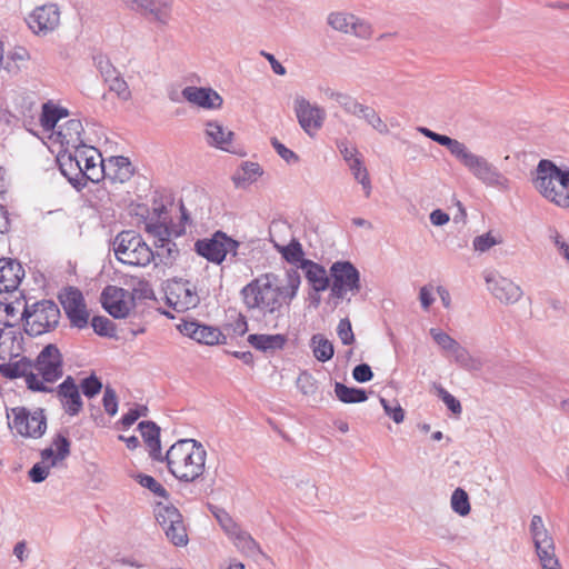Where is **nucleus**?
I'll list each match as a JSON object with an SVG mask.
<instances>
[{
    "label": "nucleus",
    "instance_id": "obj_45",
    "mask_svg": "<svg viewBox=\"0 0 569 569\" xmlns=\"http://www.w3.org/2000/svg\"><path fill=\"white\" fill-rule=\"evenodd\" d=\"M435 142L440 146L447 147L450 153L459 161L465 152L468 150L467 146L459 140L452 139L448 136L437 133L433 137Z\"/></svg>",
    "mask_w": 569,
    "mask_h": 569
},
{
    "label": "nucleus",
    "instance_id": "obj_62",
    "mask_svg": "<svg viewBox=\"0 0 569 569\" xmlns=\"http://www.w3.org/2000/svg\"><path fill=\"white\" fill-rule=\"evenodd\" d=\"M146 229L148 233L154 238V241H158V243L170 240L171 231L163 223H148Z\"/></svg>",
    "mask_w": 569,
    "mask_h": 569
},
{
    "label": "nucleus",
    "instance_id": "obj_1",
    "mask_svg": "<svg viewBox=\"0 0 569 569\" xmlns=\"http://www.w3.org/2000/svg\"><path fill=\"white\" fill-rule=\"evenodd\" d=\"M301 276L296 269H287L283 276L267 272L246 284L240 295L247 309L263 318L279 320L297 297Z\"/></svg>",
    "mask_w": 569,
    "mask_h": 569
},
{
    "label": "nucleus",
    "instance_id": "obj_17",
    "mask_svg": "<svg viewBox=\"0 0 569 569\" xmlns=\"http://www.w3.org/2000/svg\"><path fill=\"white\" fill-rule=\"evenodd\" d=\"M167 300L178 312L193 309L200 302L196 286L189 280H179L170 284L167 292Z\"/></svg>",
    "mask_w": 569,
    "mask_h": 569
},
{
    "label": "nucleus",
    "instance_id": "obj_36",
    "mask_svg": "<svg viewBox=\"0 0 569 569\" xmlns=\"http://www.w3.org/2000/svg\"><path fill=\"white\" fill-rule=\"evenodd\" d=\"M156 250L153 251V262L154 266L163 264V266H172L179 256V249L176 242L171 239L158 243L154 241Z\"/></svg>",
    "mask_w": 569,
    "mask_h": 569
},
{
    "label": "nucleus",
    "instance_id": "obj_12",
    "mask_svg": "<svg viewBox=\"0 0 569 569\" xmlns=\"http://www.w3.org/2000/svg\"><path fill=\"white\" fill-rule=\"evenodd\" d=\"M33 362L27 357H19L18 360H9L0 365V375L7 379H17L24 377L28 389L40 392H52L53 389L47 387L40 380L38 375L32 372Z\"/></svg>",
    "mask_w": 569,
    "mask_h": 569
},
{
    "label": "nucleus",
    "instance_id": "obj_63",
    "mask_svg": "<svg viewBox=\"0 0 569 569\" xmlns=\"http://www.w3.org/2000/svg\"><path fill=\"white\" fill-rule=\"evenodd\" d=\"M103 408L110 416H114L118 411V398L116 391L107 386L102 399Z\"/></svg>",
    "mask_w": 569,
    "mask_h": 569
},
{
    "label": "nucleus",
    "instance_id": "obj_3",
    "mask_svg": "<svg viewBox=\"0 0 569 569\" xmlns=\"http://www.w3.org/2000/svg\"><path fill=\"white\" fill-rule=\"evenodd\" d=\"M533 186L548 201L560 208L569 207V169L562 170L551 160L542 159L537 166Z\"/></svg>",
    "mask_w": 569,
    "mask_h": 569
},
{
    "label": "nucleus",
    "instance_id": "obj_25",
    "mask_svg": "<svg viewBox=\"0 0 569 569\" xmlns=\"http://www.w3.org/2000/svg\"><path fill=\"white\" fill-rule=\"evenodd\" d=\"M24 337L12 325H6L0 329V359L13 360L22 356L24 351Z\"/></svg>",
    "mask_w": 569,
    "mask_h": 569
},
{
    "label": "nucleus",
    "instance_id": "obj_55",
    "mask_svg": "<svg viewBox=\"0 0 569 569\" xmlns=\"http://www.w3.org/2000/svg\"><path fill=\"white\" fill-rule=\"evenodd\" d=\"M297 497L306 503H311L317 498V487L310 480H301L297 483Z\"/></svg>",
    "mask_w": 569,
    "mask_h": 569
},
{
    "label": "nucleus",
    "instance_id": "obj_29",
    "mask_svg": "<svg viewBox=\"0 0 569 569\" xmlns=\"http://www.w3.org/2000/svg\"><path fill=\"white\" fill-rule=\"evenodd\" d=\"M206 141L209 146L227 152H234L232 148L233 132L218 121H208L204 129Z\"/></svg>",
    "mask_w": 569,
    "mask_h": 569
},
{
    "label": "nucleus",
    "instance_id": "obj_18",
    "mask_svg": "<svg viewBox=\"0 0 569 569\" xmlns=\"http://www.w3.org/2000/svg\"><path fill=\"white\" fill-rule=\"evenodd\" d=\"M80 164V182L87 186L88 181L99 182L103 178V159L100 152L88 146L77 148Z\"/></svg>",
    "mask_w": 569,
    "mask_h": 569
},
{
    "label": "nucleus",
    "instance_id": "obj_43",
    "mask_svg": "<svg viewBox=\"0 0 569 569\" xmlns=\"http://www.w3.org/2000/svg\"><path fill=\"white\" fill-rule=\"evenodd\" d=\"M261 174L262 169L258 163L246 161L233 176V181L237 186H242L248 182H253Z\"/></svg>",
    "mask_w": 569,
    "mask_h": 569
},
{
    "label": "nucleus",
    "instance_id": "obj_41",
    "mask_svg": "<svg viewBox=\"0 0 569 569\" xmlns=\"http://www.w3.org/2000/svg\"><path fill=\"white\" fill-rule=\"evenodd\" d=\"M335 393L343 403H359L367 400V393L363 389L347 387L341 382H336Z\"/></svg>",
    "mask_w": 569,
    "mask_h": 569
},
{
    "label": "nucleus",
    "instance_id": "obj_56",
    "mask_svg": "<svg viewBox=\"0 0 569 569\" xmlns=\"http://www.w3.org/2000/svg\"><path fill=\"white\" fill-rule=\"evenodd\" d=\"M91 326L94 332L103 337H112L114 335L113 322L103 316H96L91 320Z\"/></svg>",
    "mask_w": 569,
    "mask_h": 569
},
{
    "label": "nucleus",
    "instance_id": "obj_13",
    "mask_svg": "<svg viewBox=\"0 0 569 569\" xmlns=\"http://www.w3.org/2000/svg\"><path fill=\"white\" fill-rule=\"evenodd\" d=\"M293 110L300 127L308 136L313 137L322 128L326 119L323 108L298 96L293 100Z\"/></svg>",
    "mask_w": 569,
    "mask_h": 569
},
{
    "label": "nucleus",
    "instance_id": "obj_24",
    "mask_svg": "<svg viewBox=\"0 0 569 569\" xmlns=\"http://www.w3.org/2000/svg\"><path fill=\"white\" fill-rule=\"evenodd\" d=\"M174 0H147L140 16L157 28H167L173 20Z\"/></svg>",
    "mask_w": 569,
    "mask_h": 569
},
{
    "label": "nucleus",
    "instance_id": "obj_10",
    "mask_svg": "<svg viewBox=\"0 0 569 569\" xmlns=\"http://www.w3.org/2000/svg\"><path fill=\"white\" fill-rule=\"evenodd\" d=\"M332 283L331 296L343 299L348 292L356 295L360 290V272L349 261H336L330 267Z\"/></svg>",
    "mask_w": 569,
    "mask_h": 569
},
{
    "label": "nucleus",
    "instance_id": "obj_64",
    "mask_svg": "<svg viewBox=\"0 0 569 569\" xmlns=\"http://www.w3.org/2000/svg\"><path fill=\"white\" fill-rule=\"evenodd\" d=\"M430 336L432 337V339L435 340V342L442 349V351H447V349L452 346L453 341L456 339H453L451 336H449L448 333L439 330V329H436V328H431L430 331H429Z\"/></svg>",
    "mask_w": 569,
    "mask_h": 569
},
{
    "label": "nucleus",
    "instance_id": "obj_16",
    "mask_svg": "<svg viewBox=\"0 0 569 569\" xmlns=\"http://www.w3.org/2000/svg\"><path fill=\"white\" fill-rule=\"evenodd\" d=\"M485 280L491 295L503 305H515L522 298V289L509 278L488 272Z\"/></svg>",
    "mask_w": 569,
    "mask_h": 569
},
{
    "label": "nucleus",
    "instance_id": "obj_40",
    "mask_svg": "<svg viewBox=\"0 0 569 569\" xmlns=\"http://www.w3.org/2000/svg\"><path fill=\"white\" fill-rule=\"evenodd\" d=\"M276 248L287 262L297 266V268H295L297 271L299 269L298 266L306 260L303 258L305 252L302 246L297 239H292L287 246L276 244Z\"/></svg>",
    "mask_w": 569,
    "mask_h": 569
},
{
    "label": "nucleus",
    "instance_id": "obj_4",
    "mask_svg": "<svg viewBox=\"0 0 569 569\" xmlns=\"http://www.w3.org/2000/svg\"><path fill=\"white\" fill-rule=\"evenodd\" d=\"M112 248L119 262L132 267H146L154 258L153 250L134 230L119 232L112 240Z\"/></svg>",
    "mask_w": 569,
    "mask_h": 569
},
{
    "label": "nucleus",
    "instance_id": "obj_49",
    "mask_svg": "<svg viewBox=\"0 0 569 569\" xmlns=\"http://www.w3.org/2000/svg\"><path fill=\"white\" fill-rule=\"evenodd\" d=\"M501 242V237L493 236L492 232L489 231L483 234L477 236L472 241V246L476 251L486 252L493 246L500 244Z\"/></svg>",
    "mask_w": 569,
    "mask_h": 569
},
{
    "label": "nucleus",
    "instance_id": "obj_30",
    "mask_svg": "<svg viewBox=\"0 0 569 569\" xmlns=\"http://www.w3.org/2000/svg\"><path fill=\"white\" fill-rule=\"evenodd\" d=\"M83 131V126L80 120L70 119L59 127L57 134L62 146L77 150V148L86 146L82 139Z\"/></svg>",
    "mask_w": 569,
    "mask_h": 569
},
{
    "label": "nucleus",
    "instance_id": "obj_39",
    "mask_svg": "<svg viewBox=\"0 0 569 569\" xmlns=\"http://www.w3.org/2000/svg\"><path fill=\"white\" fill-rule=\"evenodd\" d=\"M67 116L68 111L66 109L44 103L42 107L40 123L46 131H50L56 128L59 120Z\"/></svg>",
    "mask_w": 569,
    "mask_h": 569
},
{
    "label": "nucleus",
    "instance_id": "obj_51",
    "mask_svg": "<svg viewBox=\"0 0 569 569\" xmlns=\"http://www.w3.org/2000/svg\"><path fill=\"white\" fill-rule=\"evenodd\" d=\"M329 97L338 102L347 113L352 116L357 112V109L360 106V102L357 99L343 92L331 91Z\"/></svg>",
    "mask_w": 569,
    "mask_h": 569
},
{
    "label": "nucleus",
    "instance_id": "obj_47",
    "mask_svg": "<svg viewBox=\"0 0 569 569\" xmlns=\"http://www.w3.org/2000/svg\"><path fill=\"white\" fill-rule=\"evenodd\" d=\"M451 508L452 510L458 513L459 516H467L470 512V502L469 497L467 492L461 489L457 488L451 496Z\"/></svg>",
    "mask_w": 569,
    "mask_h": 569
},
{
    "label": "nucleus",
    "instance_id": "obj_34",
    "mask_svg": "<svg viewBox=\"0 0 569 569\" xmlns=\"http://www.w3.org/2000/svg\"><path fill=\"white\" fill-rule=\"evenodd\" d=\"M248 342L257 350L262 352H274L281 350L286 342L287 337L284 335H249Z\"/></svg>",
    "mask_w": 569,
    "mask_h": 569
},
{
    "label": "nucleus",
    "instance_id": "obj_23",
    "mask_svg": "<svg viewBox=\"0 0 569 569\" xmlns=\"http://www.w3.org/2000/svg\"><path fill=\"white\" fill-rule=\"evenodd\" d=\"M57 397L64 412L71 417L78 416L83 408L79 386L68 376L56 389Z\"/></svg>",
    "mask_w": 569,
    "mask_h": 569
},
{
    "label": "nucleus",
    "instance_id": "obj_59",
    "mask_svg": "<svg viewBox=\"0 0 569 569\" xmlns=\"http://www.w3.org/2000/svg\"><path fill=\"white\" fill-rule=\"evenodd\" d=\"M337 335L342 345L349 346L355 342V335L352 331L351 322L348 318L340 319L337 327Z\"/></svg>",
    "mask_w": 569,
    "mask_h": 569
},
{
    "label": "nucleus",
    "instance_id": "obj_5",
    "mask_svg": "<svg viewBox=\"0 0 569 569\" xmlns=\"http://www.w3.org/2000/svg\"><path fill=\"white\" fill-rule=\"evenodd\" d=\"M24 331L37 337L54 329L60 319V310L51 300H41L31 306L24 305L22 315Z\"/></svg>",
    "mask_w": 569,
    "mask_h": 569
},
{
    "label": "nucleus",
    "instance_id": "obj_42",
    "mask_svg": "<svg viewBox=\"0 0 569 569\" xmlns=\"http://www.w3.org/2000/svg\"><path fill=\"white\" fill-rule=\"evenodd\" d=\"M348 167L355 180L361 184L365 197L369 198L371 196L372 184L369 177V172L365 167L362 159L359 158L357 160H353L351 163L348 164Z\"/></svg>",
    "mask_w": 569,
    "mask_h": 569
},
{
    "label": "nucleus",
    "instance_id": "obj_35",
    "mask_svg": "<svg viewBox=\"0 0 569 569\" xmlns=\"http://www.w3.org/2000/svg\"><path fill=\"white\" fill-rule=\"evenodd\" d=\"M228 537L232 540L238 551L243 556L256 557L257 555L261 553L259 543L240 526L236 528L232 533L228 535Z\"/></svg>",
    "mask_w": 569,
    "mask_h": 569
},
{
    "label": "nucleus",
    "instance_id": "obj_52",
    "mask_svg": "<svg viewBox=\"0 0 569 569\" xmlns=\"http://www.w3.org/2000/svg\"><path fill=\"white\" fill-rule=\"evenodd\" d=\"M136 480L142 487L148 488L156 496L161 497V498L168 497V491L166 490V488L160 482H158L153 477L139 473L136 476Z\"/></svg>",
    "mask_w": 569,
    "mask_h": 569
},
{
    "label": "nucleus",
    "instance_id": "obj_44",
    "mask_svg": "<svg viewBox=\"0 0 569 569\" xmlns=\"http://www.w3.org/2000/svg\"><path fill=\"white\" fill-rule=\"evenodd\" d=\"M452 360L456 365L468 371H478L482 368V361L473 357L467 348L460 345Z\"/></svg>",
    "mask_w": 569,
    "mask_h": 569
},
{
    "label": "nucleus",
    "instance_id": "obj_8",
    "mask_svg": "<svg viewBox=\"0 0 569 569\" xmlns=\"http://www.w3.org/2000/svg\"><path fill=\"white\" fill-rule=\"evenodd\" d=\"M70 455L69 439L59 433L57 435L50 447L40 452L41 462L36 463L29 471V477L32 482L39 483L47 479L50 468L56 467L60 461H63Z\"/></svg>",
    "mask_w": 569,
    "mask_h": 569
},
{
    "label": "nucleus",
    "instance_id": "obj_46",
    "mask_svg": "<svg viewBox=\"0 0 569 569\" xmlns=\"http://www.w3.org/2000/svg\"><path fill=\"white\" fill-rule=\"evenodd\" d=\"M536 555L539 559V563L541 569L560 563L559 558L556 555V546L555 542L548 543L545 546H539L535 548Z\"/></svg>",
    "mask_w": 569,
    "mask_h": 569
},
{
    "label": "nucleus",
    "instance_id": "obj_2",
    "mask_svg": "<svg viewBox=\"0 0 569 569\" xmlns=\"http://www.w3.org/2000/svg\"><path fill=\"white\" fill-rule=\"evenodd\" d=\"M206 459L204 447L194 439L177 441L163 457L170 473L179 481L184 482H193L203 475Z\"/></svg>",
    "mask_w": 569,
    "mask_h": 569
},
{
    "label": "nucleus",
    "instance_id": "obj_21",
    "mask_svg": "<svg viewBox=\"0 0 569 569\" xmlns=\"http://www.w3.org/2000/svg\"><path fill=\"white\" fill-rule=\"evenodd\" d=\"M179 331L199 343L213 346L226 342V336L216 327L201 325L197 321H183L178 325Z\"/></svg>",
    "mask_w": 569,
    "mask_h": 569
},
{
    "label": "nucleus",
    "instance_id": "obj_33",
    "mask_svg": "<svg viewBox=\"0 0 569 569\" xmlns=\"http://www.w3.org/2000/svg\"><path fill=\"white\" fill-rule=\"evenodd\" d=\"M138 427L149 448L150 457L153 460L163 461L160 445V428L152 421H141Z\"/></svg>",
    "mask_w": 569,
    "mask_h": 569
},
{
    "label": "nucleus",
    "instance_id": "obj_60",
    "mask_svg": "<svg viewBox=\"0 0 569 569\" xmlns=\"http://www.w3.org/2000/svg\"><path fill=\"white\" fill-rule=\"evenodd\" d=\"M213 515L227 536L232 533L233 530L239 527V525L223 509H217L213 511Z\"/></svg>",
    "mask_w": 569,
    "mask_h": 569
},
{
    "label": "nucleus",
    "instance_id": "obj_27",
    "mask_svg": "<svg viewBox=\"0 0 569 569\" xmlns=\"http://www.w3.org/2000/svg\"><path fill=\"white\" fill-rule=\"evenodd\" d=\"M24 271L22 266L13 259H0V292L14 291L22 278Z\"/></svg>",
    "mask_w": 569,
    "mask_h": 569
},
{
    "label": "nucleus",
    "instance_id": "obj_11",
    "mask_svg": "<svg viewBox=\"0 0 569 569\" xmlns=\"http://www.w3.org/2000/svg\"><path fill=\"white\" fill-rule=\"evenodd\" d=\"M156 519L164 530L167 538L177 547L188 543V535L179 510L171 505L159 503L156 508Z\"/></svg>",
    "mask_w": 569,
    "mask_h": 569
},
{
    "label": "nucleus",
    "instance_id": "obj_57",
    "mask_svg": "<svg viewBox=\"0 0 569 569\" xmlns=\"http://www.w3.org/2000/svg\"><path fill=\"white\" fill-rule=\"evenodd\" d=\"M80 388L86 397L93 398L101 391L102 383L94 375H91L81 381Z\"/></svg>",
    "mask_w": 569,
    "mask_h": 569
},
{
    "label": "nucleus",
    "instance_id": "obj_14",
    "mask_svg": "<svg viewBox=\"0 0 569 569\" xmlns=\"http://www.w3.org/2000/svg\"><path fill=\"white\" fill-rule=\"evenodd\" d=\"M33 368L41 376L43 383H52L60 379L63 373L62 356L54 345L46 346L37 357Z\"/></svg>",
    "mask_w": 569,
    "mask_h": 569
},
{
    "label": "nucleus",
    "instance_id": "obj_9",
    "mask_svg": "<svg viewBox=\"0 0 569 569\" xmlns=\"http://www.w3.org/2000/svg\"><path fill=\"white\" fill-rule=\"evenodd\" d=\"M240 243L222 231L214 232L210 238L199 239L194 243L196 252L208 261L220 264L227 254L237 256Z\"/></svg>",
    "mask_w": 569,
    "mask_h": 569
},
{
    "label": "nucleus",
    "instance_id": "obj_20",
    "mask_svg": "<svg viewBox=\"0 0 569 569\" xmlns=\"http://www.w3.org/2000/svg\"><path fill=\"white\" fill-rule=\"evenodd\" d=\"M34 33H48L60 24V10L57 4L49 3L37 7L27 19Z\"/></svg>",
    "mask_w": 569,
    "mask_h": 569
},
{
    "label": "nucleus",
    "instance_id": "obj_19",
    "mask_svg": "<svg viewBox=\"0 0 569 569\" xmlns=\"http://www.w3.org/2000/svg\"><path fill=\"white\" fill-rule=\"evenodd\" d=\"M328 23L337 31L353 34L360 39H369L372 34L371 24L352 13H331L328 17Z\"/></svg>",
    "mask_w": 569,
    "mask_h": 569
},
{
    "label": "nucleus",
    "instance_id": "obj_15",
    "mask_svg": "<svg viewBox=\"0 0 569 569\" xmlns=\"http://www.w3.org/2000/svg\"><path fill=\"white\" fill-rule=\"evenodd\" d=\"M60 303L73 327L82 329L89 321V312L81 291L70 287L59 295Z\"/></svg>",
    "mask_w": 569,
    "mask_h": 569
},
{
    "label": "nucleus",
    "instance_id": "obj_28",
    "mask_svg": "<svg viewBox=\"0 0 569 569\" xmlns=\"http://www.w3.org/2000/svg\"><path fill=\"white\" fill-rule=\"evenodd\" d=\"M103 178L123 183L133 176L134 168L128 158L117 156L103 160Z\"/></svg>",
    "mask_w": 569,
    "mask_h": 569
},
{
    "label": "nucleus",
    "instance_id": "obj_6",
    "mask_svg": "<svg viewBox=\"0 0 569 569\" xmlns=\"http://www.w3.org/2000/svg\"><path fill=\"white\" fill-rule=\"evenodd\" d=\"M459 161L485 186L496 188L501 191L509 190V179L486 158L478 156L468 149Z\"/></svg>",
    "mask_w": 569,
    "mask_h": 569
},
{
    "label": "nucleus",
    "instance_id": "obj_32",
    "mask_svg": "<svg viewBox=\"0 0 569 569\" xmlns=\"http://www.w3.org/2000/svg\"><path fill=\"white\" fill-rule=\"evenodd\" d=\"M61 173L78 191L84 188V183L80 182V164L78 162V150L58 158Z\"/></svg>",
    "mask_w": 569,
    "mask_h": 569
},
{
    "label": "nucleus",
    "instance_id": "obj_37",
    "mask_svg": "<svg viewBox=\"0 0 569 569\" xmlns=\"http://www.w3.org/2000/svg\"><path fill=\"white\" fill-rule=\"evenodd\" d=\"M355 117L362 119L368 126L376 130L380 134H388L389 128L387 123L381 119L378 112L369 106L360 103L357 109Z\"/></svg>",
    "mask_w": 569,
    "mask_h": 569
},
{
    "label": "nucleus",
    "instance_id": "obj_26",
    "mask_svg": "<svg viewBox=\"0 0 569 569\" xmlns=\"http://www.w3.org/2000/svg\"><path fill=\"white\" fill-rule=\"evenodd\" d=\"M181 94L188 102L203 109H220L223 102L221 96L211 88L189 86Z\"/></svg>",
    "mask_w": 569,
    "mask_h": 569
},
{
    "label": "nucleus",
    "instance_id": "obj_7",
    "mask_svg": "<svg viewBox=\"0 0 569 569\" xmlns=\"http://www.w3.org/2000/svg\"><path fill=\"white\" fill-rule=\"evenodd\" d=\"M10 429L22 437L41 438L47 430V418L43 409L31 412L23 407H16L7 413Z\"/></svg>",
    "mask_w": 569,
    "mask_h": 569
},
{
    "label": "nucleus",
    "instance_id": "obj_31",
    "mask_svg": "<svg viewBox=\"0 0 569 569\" xmlns=\"http://www.w3.org/2000/svg\"><path fill=\"white\" fill-rule=\"evenodd\" d=\"M298 268L303 270L308 282L311 284L315 291L320 292L329 288L330 280L327 276V271L319 263L313 262L312 260H303L301 264L298 266Z\"/></svg>",
    "mask_w": 569,
    "mask_h": 569
},
{
    "label": "nucleus",
    "instance_id": "obj_38",
    "mask_svg": "<svg viewBox=\"0 0 569 569\" xmlns=\"http://www.w3.org/2000/svg\"><path fill=\"white\" fill-rule=\"evenodd\" d=\"M310 347L315 358L320 362L329 361L335 355L332 342L320 333L313 335L311 337Z\"/></svg>",
    "mask_w": 569,
    "mask_h": 569
},
{
    "label": "nucleus",
    "instance_id": "obj_48",
    "mask_svg": "<svg viewBox=\"0 0 569 569\" xmlns=\"http://www.w3.org/2000/svg\"><path fill=\"white\" fill-rule=\"evenodd\" d=\"M109 86V90L114 92L117 97L123 101H128L131 99V91L127 81L121 77L120 72L116 74L114 78L106 81Z\"/></svg>",
    "mask_w": 569,
    "mask_h": 569
},
{
    "label": "nucleus",
    "instance_id": "obj_50",
    "mask_svg": "<svg viewBox=\"0 0 569 569\" xmlns=\"http://www.w3.org/2000/svg\"><path fill=\"white\" fill-rule=\"evenodd\" d=\"M93 63L100 72L104 82L111 78H114L116 74L119 73V71L114 68L110 60L103 54H98L93 57Z\"/></svg>",
    "mask_w": 569,
    "mask_h": 569
},
{
    "label": "nucleus",
    "instance_id": "obj_54",
    "mask_svg": "<svg viewBox=\"0 0 569 569\" xmlns=\"http://www.w3.org/2000/svg\"><path fill=\"white\" fill-rule=\"evenodd\" d=\"M437 396L443 401L447 408L455 415H460L462 411L460 401L448 392L441 385H435Z\"/></svg>",
    "mask_w": 569,
    "mask_h": 569
},
{
    "label": "nucleus",
    "instance_id": "obj_61",
    "mask_svg": "<svg viewBox=\"0 0 569 569\" xmlns=\"http://www.w3.org/2000/svg\"><path fill=\"white\" fill-rule=\"evenodd\" d=\"M336 146L348 164L360 158L358 149L350 146L347 139L337 140Z\"/></svg>",
    "mask_w": 569,
    "mask_h": 569
},
{
    "label": "nucleus",
    "instance_id": "obj_53",
    "mask_svg": "<svg viewBox=\"0 0 569 569\" xmlns=\"http://www.w3.org/2000/svg\"><path fill=\"white\" fill-rule=\"evenodd\" d=\"M296 383L300 392L306 396H312L318 390L316 378L307 371H303L298 376Z\"/></svg>",
    "mask_w": 569,
    "mask_h": 569
},
{
    "label": "nucleus",
    "instance_id": "obj_58",
    "mask_svg": "<svg viewBox=\"0 0 569 569\" xmlns=\"http://www.w3.org/2000/svg\"><path fill=\"white\" fill-rule=\"evenodd\" d=\"M380 402L383 407L385 413L389 416L396 423H401L405 419V411L398 401L390 403L385 398H380Z\"/></svg>",
    "mask_w": 569,
    "mask_h": 569
},
{
    "label": "nucleus",
    "instance_id": "obj_22",
    "mask_svg": "<svg viewBox=\"0 0 569 569\" xmlns=\"http://www.w3.org/2000/svg\"><path fill=\"white\" fill-rule=\"evenodd\" d=\"M129 292L116 286H108L101 293V302L106 311L113 318H124L129 315L131 303Z\"/></svg>",
    "mask_w": 569,
    "mask_h": 569
}]
</instances>
